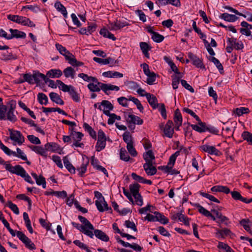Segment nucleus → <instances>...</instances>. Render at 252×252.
Returning <instances> with one entry per match:
<instances>
[{"label": "nucleus", "mask_w": 252, "mask_h": 252, "mask_svg": "<svg viewBox=\"0 0 252 252\" xmlns=\"http://www.w3.org/2000/svg\"><path fill=\"white\" fill-rule=\"evenodd\" d=\"M78 77L82 78L84 81L88 82H92L93 83H97L99 85L101 90L107 95H109L110 94L109 91L110 90H115L116 91H118L120 90L119 87L117 86L99 82L96 78L93 76H89L87 74L83 73H79L78 74Z\"/></svg>", "instance_id": "f257e3e1"}, {"label": "nucleus", "mask_w": 252, "mask_h": 252, "mask_svg": "<svg viewBox=\"0 0 252 252\" xmlns=\"http://www.w3.org/2000/svg\"><path fill=\"white\" fill-rule=\"evenodd\" d=\"M6 170L12 174H15L23 178L24 180L30 184H33L34 182L32 180L30 175L27 173L25 170L21 165H16L15 166L8 165L6 166Z\"/></svg>", "instance_id": "f03ea898"}, {"label": "nucleus", "mask_w": 252, "mask_h": 252, "mask_svg": "<svg viewBox=\"0 0 252 252\" xmlns=\"http://www.w3.org/2000/svg\"><path fill=\"white\" fill-rule=\"evenodd\" d=\"M106 137L102 130L99 129L98 131V140L95 146L96 151L100 152L104 149L106 146Z\"/></svg>", "instance_id": "7ed1b4c3"}, {"label": "nucleus", "mask_w": 252, "mask_h": 252, "mask_svg": "<svg viewBox=\"0 0 252 252\" xmlns=\"http://www.w3.org/2000/svg\"><path fill=\"white\" fill-rule=\"evenodd\" d=\"M17 236L25 244L26 248L32 250L36 249L35 246L31 239L27 237L22 231H18L16 233Z\"/></svg>", "instance_id": "20e7f679"}, {"label": "nucleus", "mask_w": 252, "mask_h": 252, "mask_svg": "<svg viewBox=\"0 0 252 252\" xmlns=\"http://www.w3.org/2000/svg\"><path fill=\"white\" fill-rule=\"evenodd\" d=\"M10 131V138L17 142L19 145H21L24 141V137L22 135L21 132L18 130H13L9 129Z\"/></svg>", "instance_id": "39448f33"}, {"label": "nucleus", "mask_w": 252, "mask_h": 252, "mask_svg": "<svg viewBox=\"0 0 252 252\" xmlns=\"http://www.w3.org/2000/svg\"><path fill=\"white\" fill-rule=\"evenodd\" d=\"M199 149L203 152L207 153L210 155H214L218 156L219 155V151L216 149L215 146H210L208 144H204L199 147Z\"/></svg>", "instance_id": "423d86ee"}, {"label": "nucleus", "mask_w": 252, "mask_h": 252, "mask_svg": "<svg viewBox=\"0 0 252 252\" xmlns=\"http://www.w3.org/2000/svg\"><path fill=\"white\" fill-rule=\"evenodd\" d=\"M147 32L152 34V39L156 42L160 43L162 42L164 37L161 34L153 30V27L148 26L146 28Z\"/></svg>", "instance_id": "0eeeda50"}, {"label": "nucleus", "mask_w": 252, "mask_h": 252, "mask_svg": "<svg viewBox=\"0 0 252 252\" xmlns=\"http://www.w3.org/2000/svg\"><path fill=\"white\" fill-rule=\"evenodd\" d=\"M155 163V162H150L148 161V163H145L143 165V168L148 175L152 176L156 174L157 168L153 165Z\"/></svg>", "instance_id": "6e6552de"}, {"label": "nucleus", "mask_w": 252, "mask_h": 252, "mask_svg": "<svg viewBox=\"0 0 252 252\" xmlns=\"http://www.w3.org/2000/svg\"><path fill=\"white\" fill-rule=\"evenodd\" d=\"M55 46L60 53L64 56L66 61H68L69 59H70L71 57L73 56L72 54H71L65 48V47L63 46L61 44H60L59 43H56Z\"/></svg>", "instance_id": "1a4fd4ad"}, {"label": "nucleus", "mask_w": 252, "mask_h": 252, "mask_svg": "<svg viewBox=\"0 0 252 252\" xmlns=\"http://www.w3.org/2000/svg\"><path fill=\"white\" fill-rule=\"evenodd\" d=\"M173 122L171 120H168L163 129L164 133L166 136L169 138H172L174 133V129L172 128Z\"/></svg>", "instance_id": "9d476101"}, {"label": "nucleus", "mask_w": 252, "mask_h": 252, "mask_svg": "<svg viewBox=\"0 0 252 252\" xmlns=\"http://www.w3.org/2000/svg\"><path fill=\"white\" fill-rule=\"evenodd\" d=\"M188 57L192 61V64L196 67L198 68L204 67L202 61L195 55H194L191 52H189L188 54Z\"/></svg>", "instance_id": "9b49d317"}, {"label": "nucleus", "mask_w": 252, "mask_h": 252, "mask_svg": "<svg viewBox=\"0 0 252 252\" xmlns=\"http://www.w3.org/2000/svg\"><path fill=\"white\" fill-rule=\"evenodd\" d=\"M71 224L74 227L80 230L81 232L84 233L85 235L89 236L91 238H93L94 234L92 231L89 230L88 229H85V226H83V225H80L79 223H76L75 222H72Z\"/></svg>", "instance_id": "f8f14e48"}, {"label": "nucleus", "mask_w": 252, "mask_h": 252, "mask_svg": "<svg viewBox=\"0 0 252 252\" xmlns=\"http://www.w3.org/2000/svg\"><path fill=\"white\" fill-rule=\"evenodd\" d=\"M145 96L146 97L149 103L153 109H155L158 107L159 104L158 103V99L157 97L154 95L150 93H147L145 94Z\"/></svg>", "instance_id": "ddd939ff"}, {"label": "nucleus", "mask_w": 252, "mask_h": 252, "mask_svg": "<svg viewBox=\"0 0 252 252\" xmlns=\"http://www.w3.org/2000/svg\"><path fill=\"white\" fill-rule=\"evenodd\" d=\"M9 31L11 32V34L8 35V37L10 39L13 38H25L26 36V34L24 32L20 31L18 30L10 29Z\"/></svg>", "instance_id": "4468645a"}, {"label": "nucleus", "mask_w": 252, "mask_h": 252, "mask_svg": "<svg viewBox=\"0 0 252 252\" xmlns=\"http://www.w3.org/2000/svg\"><path fill=\"white\" fill-rule=\"evenodd\" d=\"M26 17L15 15H7V19L15 23L21 24L24 25L25 21L26 20Z\"/></svg>", "instance_id": "2eb2a0df"}, {"label": "nucleus", "mask_w": 252, "mask_h": 252, "mask_svg": "<svg viewBox=\"0 0 252 252\" xmlns=\"http://www.w3.org/2000/svg\"><path fill=\"white\" fill-rule=\"evenodd\" d=\"M94 235L96 238L104 242H108L109 240V238L104 232L101 230L94 229Z\"/></svg>", "instance_id": "dca6fc26"}, {"label": "nucleus", "mask_w": 252, "mask_h": 252, "mask_svg": "<svg viewBox=\"0 0 252 252\" xmlns=\"http://www.w3.org/2000/svg\"><path fill=\"white\" fill-rule=\"evenodd\" d=\"M95 203L97 209L100 212H103L105 210H112L111 208L108 207L105 200L104 201L96 200Z\"/></svg>", "instance_id": "f3484780"}, {"label": "nucleus", "mask_w": 252, "mask_h": 252, "mask_svg": "<svg viewBox=\"0 0 252 252\" xmlns=\"http://www.w3.org/2000/svg\"><path fill=\"white\" fill-rule=\"evenodd\" d=\"M127 123H132L138 125H142L143 123L142 119L139 117L132 114H129L126 119Z\"/></svg>", "instance_id": "a211bd4d"}, {"label": "nucleus", "mask_w": 252, "mask_h": 252, "mask_svg": "<svg viewBox=\"0 0 252 252\" xmlns=\"http://www.w3.org/2000/svg\"><path fill=\"white\" fill-rule=\"evenodd\" d=\"M128 25L126 22H122L120 21L117 20L114 23H111L110 25L109 29L112 31H117Z\"/></svg>", "instance_id": "6ab92c4d"}, {"label": "nucleus", "mask_w": 252, "mask_h": 252, "mask_svg": "<svg viewBox=\"0 0 252 252\" xmlns=\"http://www.w3.org/2000/svg\"><path fill=\"white\" fill-rule=\"evenodd\" d=\"M31 175L33 177V178L35 180L36 183L38 185H42V188L43 189L46 188V180L45 178L43 176L39 175V176L38 177L37 175L35 173H32Z\"/></svg>", "instance_id": "aec40b11"}, {"label": "nucleus", "mask_w": 252, "mask_h": 252, "mask_svg": "<svg viewBox=\"0 0 252 252\" xmlns=\"http://www.w3.org/2000/svg\"><path fill=\"white\" fill-rule=\"evenodd\" d=\"M211 211L216 215L217 219H218V220H216V222L217 223H221L224 222L225 223V224H227L226 221L228 220V218L224 216H223L220 212H219L216 210H212Z\"/></svg>", "instance_id": "412c9836"}, {"label": "nucleus", "mask_w": 252, "mask_h": 252, "mask_svg": "<svg viewBox=\"0 0 252 252\" xmlns=\"http://www.w3.org/2000/svg\"><path fill=\"white\" fill-rule=\"evenodd\" d=\"M78 219L83 224H84L83 226H85V229H88L91 231L94 230L93 225L86 218L83 216H79Z\"/></svg>", "instance_id": "4be33fe9"}, {"label": "nucleus", "mask_w": 252, "mask_h": 252, "mask_svg": "<svg viewBox=\"0 0 252 252\" xmlns=\"http://www.w3.org/2000/svg\"><path fill=\"white\" fill-rule=\"evenodd\" d=\"M49 96L53 102L60 105H63L64 104L63 101L61 99L58 94L51 92L49 94Z\"/></svg>", "instance_id": "5701e85b"}, {"label": "nucleus", "mask_w": 252, "mask_h": 252, "mask_svg": "<svg viewBox=\"0 0 252 252\" xmlns=\"http://www.w3.org/2000/svg\"><path fill=\"white\" fill-rule=\"evenodd\" d=\"M220 17L226 21L233 22L236 21L238 18L235 15L229 14L227 13L221 14Z\"/></svg>", "instance_id": "b1692460"}, {"label": "nucleus", "mask_w": 252, "mask_h": 252, "mask_svg": "<svg viewBox=\"0 0 252 252\" xmlns=\"http://www.w3.org/2000/svg\"><path fill=\"white\" fill-rule=\"evenodd\" d=\"M33 79H34V83H38L41 80H44L45 83H47L48 78L46 76L41 73L37 72L33 73Z\"/></svg>", "instance_id": "393cba45"}, {"label": "nucleus", "mask_w": 252, "mask_h": 252, "mask_svg": "<svg viewBox=\"0 0 252 252\" xmlns=\"http://www.w3.org/2000/svg\"><path fill=\"white\" fill-rule=\"evenodd\" d=\"M140 47L145 56L146 58H149V54L148 51L151 50V47L146 42H141L140 43Z\"/></svg>", "instance_id": "a878e982"}, {"label": "nucleus", "mask_w": 252, "mask_h": 252, "mask_svg": "<svg viewBox=\"0 0 252 252\" xmlns=\"http://www.w3.org/2000/svg\"><path fill=\"white\" fill-rule=\"evenodd\" d=\"M211 190L215 192H222L226 194H228L230 192V189L228 187L222 186H214L211 188Z\"/></svg>", "instance_id": "bb28decb"}, {"label": "nucleus", "mask_w": 252, "mask_h": 252, "mask_svg": "<svg viewBox=\"0 0 252 252\" xmlns=\"http://www.w3.org/2000/svg\"><path fill=\"white\" fill-rule=\"evenodd\" d=\"M155 215H156V221H159L162 224H165L168 223V219L165 217L163 215L160 213L158 212H154Z\"/></svg>", "instance_id": "cd10ccee"}, {"label": "nucleus", "mask_w": 252, "mask_h": 252, "mask_svg": "<svg viewBox=\"0 0 252 252\" xmlns=\"http://www.w3.org/2000/svg\"><path fill=\"white\" fill-rule=\"evenodd\" d=\"M143 158L146 161V163H148V161L150 162H155L154 160L155 157L152 150H149L143 155Z\"/></svg>", "instance_id": "c85d7f7f"}, {"label": "nucleus", "mask_w": 252, "mask_h": 252, "mask_svg": "<svg viewBox=\"0 0 252 252\" xmlns=\"http://www.w3.org/2000/svg\"><path fill=\"white\" fill-rule=\"evenodd\" d=\"M29 148L36 153L40 155L43 157H46L45 150L41 146H30Z\"/></svg>", "instance_id": "c756f323"}, {"label": "nucleus", "mask_w": 252, "mask_h": 252, "mask_svg": "<svg viewBox=\"0 0 252 252\" xmlns=\"http://www.w3.org/2000/svg\"><path fill=\"white\" fill-rule=\"evenodd\" d=\"M55 7L59 12H60L63 15L64 17H67V12L66 8L60 2L57 1L55 2Z\"/></svg>", "instance_id": "7c9ffc66"}, {"label": "nucleus", "mask_w": 252, "mask_h": 252, "mask_svg": "<svg viewBox=\"0 0 252 252\" xmlns=\"http://www.w3.org/2000/svg\"><path fill=\"white\" fill-rule=\"evenodd\" d=\"M14 108L11 106L7 113H6V120H8L12 122H15L17 121V117L14 114Z\"/></svg>", "instance_id": "2f4dec72"}, {"label": "nucleus", "mask_w": 252, "mask_h": 252, "mask_svg": "<svg viewBox=\"0 0 252 252\" xmlns=\"http://www.w3.org/2000/svg\"><path fill=\"white\" fill-rule=\"evenodd\" d=\"M99 33L104 37L108 38L113 41H115L116 39V38L115 37L114 35L109 32L106 28H104L101 29L99 32Z\"/></svg>", "instance_id": "473e14b6"}, {"label": "nucleus", "mask_w": 252, "mask_h": 252, "mask_svg": "<svg viewBox=\"0 0 252 252\" xmlns=\"http://www.w3.org/2000/svg\"><path fill=\"white\" fill-rule=\"evenodd\" d=\"M217 231L216 235L218 238H224L226 236L229 235L231 233V231L226 228L222 229H217Z\"/></svg>", "instance_id": "72a5a7b5"}, {"label": "nucleus", "mask_w": 252, "mask_h": 252, "mask_svg": "<svg viewBox=\"0 0 252 252\" xmlns=\"http://www.w3.org/2000/svg\"><path fill=\"white\" fill-rule=\"evenodd\" d=\"M113 228L114 230L116 231L117 233H119L123 237H126L127 240L130 239H135L136 238L132 235L128 234L122 232L117 226V224L116 223L113 224Z\"/></svg>", "instance_id": "f704fd0d"}, {"label": "nucleus", "mask_w": 252, "mask_h": 252, "mask_svg": "<svg viewBox=\"0 0 252 252\" xmlns=\"http://www.w3.org/2000/svg\"><path fill=\"white\" fill-rule=\"evenodd\" d=\"M173 119L175 124H182L183 118L179 109L175 111Z\"/></svg>", "instance_id": "c9c22d12"}, {"label": "nucleus", "mask_w": 252, "mask_h": 252, "mask_svg": "<svg viewBox=\"0 0 252 252\" xmlns=\"http://www.w3.org/2000/svg\"><path fill=\"white\" fill-rule=\"evenodd\" d=\"M63 74L62 71L60 69H51L48 71L47 75H48L49 77L52 78H59Z\"/></svg>", "instance_id": "e433bc0d"}, {"label": "nucleus", "mask_w": 252, "mask_h": 252, "mask_svg": "<svg viewBox=\"0 0 252 252\" xmlns=\"http://www.w3.org/2000/svg\"><path fill=\"white\" fill-rule=\"evenodd\" d=\"M83 128L86 131L89 133L90 135L94 139H96V134L95 131L92 128V127L88 124L84 123L83 125Z\"/></svg>", "instance_id": "4c0bfd02"}, {"label": "nucleus", "mask_w": 252, "mask_h": 252, "mask_svg": "<svg viewBox=\"0 0 252 252\" xmlns=\"http://www.w3.org/2000/svg\"><path fill=\"white\" fill-rule=\"evenodd\" d=\"M64 76L66 78L71 77L74 78L75 72L74 69L72 67H67L63 70V71Z\"/></svg>", "instance_id": "58836bf2"}, {"label": "nucleus", "mask_w": 252, "mask_h": 252, "mask_svg": "<svg viewBox=\"0 0 252 252\" xmlns=\"http://www.w3.org/2000/svg\"><path fill=\"white\" fill-rule=\"evenodd\" d=\"M140 187V185L137 183H134L129 185V190L133 196H135L137 194H139Z\"/></svg>", "instance_id": "ea45409f"}, {"label": "nucleus", "mask_w": 252, "mask_h": 252, "mask_svg": "<svg viewBox=\"0 0 252 252\" xmlns=\"http://www.w3.org/2000/svg\"><path fill=\"white\" fill-rule=\"evenodd\" d=\"M57 84L59 85V88L60 89L62 90L64 92H69L71 90V88L73 87L71 86H67L65 85L64 83H63L62 81L60 80H57Z\"/></svg>", "instance_id": "a19ab883"}, {"label": "nucleus", "mask_w": 252, "mask_h": 252, "mask_svg": "<svg viewBox=\"0 0 252 252\" xmlns=\"http://www.w3.org/2000/svg\"><path fill=\"white\" fill-rule=\"evenodd\" d=\"M123 140L126 143L127 145L133 144L132 137L129 132H125L123 135Z\"/></svg>", "instance_id": "79ce46f5"}, {"label": "nucleus", "mask_w": 252, "mask_h": 252, "mask_svg": "<svg viewBox=\"0 0 252 252\" xmlns=\"http://www.w3.org/2000/svg\"><path fill=\"white\" fill-rule=\"evenodd\" d=\"M243 140L247 141L249 144L252 145V133L248 131H244L241 135Z\"/></svg>", "instance_id": "37998d69"}, {"label": "nucleus", "mask_w": 252, "mask_h": 252, "mask_svg": "<svg viewBox=\"0 0 252 252\" xmlns=\"http://www.w3.org/2000/svg\"><path fill=\"white\" fill-rule=\"evenodd\" d=\"M120 157L121 160L125 161H128L130 159L127 152L124 148L121 149L120 152Z\"/></svg>", "instance_id": "c03bdc74"}, {"label": "nucleus", "mask_w": 252, "mask_h": 252, "mask_svg": "<svg viewBox=\"0 0 252 252\" xmlns=\"http://www.w3.org/2000/svg\"><path fill=\"white\" fill-rule=\"evenodd\" d=\"M250 110L248 108L243 107L237 108L234 110V113L238 116H240L244 114H248Z\"/></svg>", "instance_id": "a18cd8bd"}, {"label": "nucleus", "mask_w": 252, "mask_h": 252, "mask_svg": "<svg viewBox=\"0 0 252 252\" xmlns=\"http://www.w3.org/2000/svg\"><path fill=\"white\" fill-rule=\"evenodd\" d=\"M37 99L41 104L46 105L48 103V97L43 93H40L37 94Z\"/></svg>", "instance_id": "49530a36"}, {"label": "nucleus", "mask_w": 252, "mask_h": 252, "mask_svg": "<svg viewBox=\"0 0 252 252\" xmlns=\"http://www.w3.org/2000/svg\"><path fill=\"white\" fill-rule=\"evenodd\" d=\"M87 87L90 91L93 92H99L101 90L98 84L93 82L89 83Z\"/></svg>", "instance_id": "de8ad7c7"}, {"label": "nucleus", "mask_w": 252, "mask_h": 252, "mask_svg": "<svg viewBox=\"0 0 252 252\" xmlns=\"http://www.w3.org/2000/svg\"><path fill=\"white\" fill-rule=\"evenodd\" d=\"M7 112V106L6 105H0V120H6V113Z\"/></svg>", "instance_id": "09e8293b"}, {"label": "nucleus", "mask_w": 252, "mask_h": 252, "mask_svg": "<svg viewBox=\"0 0 252 252\" xmlns=\"http://www.w3.org/2000/svg\"><path fill=\"white\" fill-rule=\"evenodd\" d=\"M191 127L192 128L199 132H203L205 131L206 123H204V125L202 126L201 124L191 125Z\"/></svg>", "instance_id": "8fccbe9b"}, {"label": "nucleus", "mask_w": 252, "mask_h": 252, "mask_svg": "<svg viewBox=\"0 0 252 252\" xmlns=\"http://www.w3.org/2000/svg\"><path fill=\"white\" fill-rule=\"evenodd\" d=\"M12 56V53L7 51L0 52V59L2 60H10L11 59Z\"/></svg>", "instance_id": "3c124183"}, {"label": "nucleus", "mask_w": 252, "mask_h": 252, "mask_svg": "<svg viewBox=\"0 0 252 252\" xmlns=\"http://www.w3.org/2000/svg\"><path fill=\"white\" fill-rule=\"evenodd\" d=\"M210 60L216 65V67L221 73V71H223V68L220 62L214 57H212L210 58Z\"/></svg>", "instance_id": "603ef678"}, {"label": "nucleus", "mask_w": 252, "mask_h": 252, "mask_svg": "<svg viewBox=\"0 0 252 252\" xmlns=\"http://www.w3.org/2000/svg\"><path fill=\"white\" fill-rule=\"evenodd\" d=\"M89 163V161H87L86 163H83L81 166L77 169V170L79 172V175L82 177L83 174L86 172L87 170V166Z\"/></svg>", "instance_id": "864d4df0"}, {"label": "nucleus", "mask_w": 252, "mask_h": 252, "mask_svg": "<svg viewBox=\"0 0 252 252\" xmlns=\"http://www.w3.org/2000/svg\"><path fill=\"white\" fill-rule=\"evenodd\" d=\"M71 138L74 141H81L83 134L80 132L73 131L71 133Z\"/></svg>", "instance_id": "5fc2aeb1"}, {"label": "nucleus", "mask_w": 252, "mask_h": 252, "mask_svg": "<svg viewBox=\"0 0 252 252\" xmlns=\"http://www.w3.org/2000/svg\"><path fill=\"white\" fill-rule=\"evenodd\" d=\"M16 151L17 152H15V155H13V156L20 158L24 160H27L26 155L20 148H17Z\"/></svg>", "instance_id": "6e6d98bb"}, {"label": "nucleus", "mask_w": 252, "mask_h": 252, "mask_svg": "<svg viewBox=\"0 0 252 252\" xmlns=\"http://www.w3.org/2000/svg\"><path fill=\"white\" fill-rule=\"evenodd\" d=\"M251 221L249 219H242L240 221V224L243 226L244 228L247 231L250 232V227L249 225V223H250Z\"/></svg>", "instance_id": "4d7b16f0"}, {"label": "nucleus", "mask_w": 252, "mask_h": 252, "mask_svg": "<svg viewBox=\"0 0 252 252\" xmlns=\"http://www.w3.org/2000/svg\"><path fill=\"white\" fill-rule=\"evenodd\" d=\"M200 194L201 195H202V196H203L206 198H208V199H209L210 200H211L212 201H213V202H216L218 203H219L220 202V201L217 198H216L214 196L210 195L208 193L200 191Z\"/></svg>", "instance_id": "13d9d810"}, {"label": "nucleus", "mask_w": 252, "mask_h": 252, "mask_svg": "<svg viewBox=\"0 0 252 252\" xmlns=\"http://www.w3.org/2000/svg\"><path fill=\"white\" fill-rule=\"evenodd\" d=\"M68 62L69 64L72 66H80L83 65L84 64L83 63L81 62L77 61L73 55L71 57L70 59H69V60Z\"/></svg>", "instance_id": "bf43d9fd"}, {"label": "nucleus", "mask_w": 252, "mask_h": 252, "mask_svg": "<svg viewBox=\"0 0 252 252\" xmlns=\"http://www.w3.org/2000/svg\"><path fill=\"white\" fill-rule=\"evenodd\" d=\"M70 95L71 96L72 99L76 102H78L80 100V97L78 96V94L75 91L74 88L71 87L70 92H68Z\"/></svg>", "instance_id": "052dcab7"}, {"label": "nucleus", "mask_w": 252, "mask_h": 252, "mask_svg": "<svg viewBox=\"0 0 252 252\" xmlns=\"http://www.w3.org/2000/svg\"><path fill=\"white\" fill-rule=\"evenodd\" d=\"M24 81L28 82L29 84H34L33 74L32 75L29 73L24 74L23 75Z\"/></svg>", "instance_id": "680f3d73"}, {"label": "nucleus", "mask_w": 252, "mask_h": 252, "mask_svg": "<svg viewBox=\"0 0 252 252\" xmlns=\"http://www.w3.org/2000/svg\"><path fill=\"white\" fill-rule=\"evenodd\" d=\"M8 207L16 215L19 214V209L17 205L13 204L11 201H9L7 202Z\"/></svg>", "instance_id": "e2e57ef3"}, {"label": "nucleus", "mask_w": 252, "mask_h": 252, "mask_svg": "<svg viewBox=\"0 0 252 252\" xmlns=\"http://www.w3.org/2000/svg\"><path fill=\"white\" fill-rule=\"evenodd\" d=\"M158 110L160 112L161 115L163 119H166L167 118L166 111L165 105L163 103L159 104Z\"/></svg>", "instance_id": "0e129e2a"}, {"label": "nucleus", "mask_w": 252, "mask_h": 252, "mask_svg": "<svg viewBox=\"0 0 252 252\" xmlns=\"http://www.w3.org/2000/svg\"><path fill=\"white\" fill-rule=\"evenodd\" d=\"M126 148L131 156L135 157L137 155V153L133 146V144L126 145Z\"/></svg>", "instance_id": "69168bd1"}, {"label": "nucleus", "mask_w": 252, "mask_h": 252, "mask_svg": "<svg viewBox=\"0 0 252 252\" xmlns=\"http://www.w3.org/2000/svg\"><path fill=\"white\" fill-rule=\"evenodd\" d=\"M196 207L198 209L199 212L205 217H207L208 216H211V213L199 204L196 205Z\"/></svg>", "instance_id": "338daca9"}, {"label": "nucleus", "mask_w": 252, "mask_h": 252, "mask_svg": "<svg viewBox=\"0 0 252 252\" xmlns=\"http://www.w3.org/2000/svg\"><path fill=\"white\" fill-rule=\"evenodd\" d=\"M27 137L28 140L32 144H40L41 143L39 139L33 135H29Z\"/></svg>", "instance_id": "774afa93"}]
</instances>
